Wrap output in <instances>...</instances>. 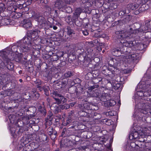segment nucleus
I'll use <instances>...</instances> for the list:
<instances>
[{"label": "nucleus", "mask_w": 151, "mask_h": 151, "mask_svg": "<svg viewBox=\"0 0 151 151\" xmlns=\"http://www.w3.org/2000/svg\"><path fill=\"white\" fill-rule=\"evenodd\" d=\"M32 41L31 37L28 36L25 37L19 43L18 45L20 46L19 49L21 48L22 52H26L30 49L32 45ZM24 53L22 54V56L24 57Z\"/></svg>", "instance_id": "1"}, {"label": "nucleus", "mask_w": 151, "mask_h": 151, "mask_svg": "<svg viewBox=\"0 0 151 151\" xmlns=\"http://www.w3.org/2000/svg\"><path fill=\"white\" fill-rule=\"evenodd\" d=\"M7 53L5 52H3L1 55V56L5 62V65L6 68L9 70H12L14 69V65L13 63L10 62L11 59L9 58L11 54H9L7 55Z\"/></svg>", "instance_id": "2"}, {"label": "nucleus", "mask_w": 151, "mask_h": 151, "mask_svg": "<svg viewBox=\"0 0 151 151\" xmlns=\"http://www.w3.org/2000/svg\"><path fill=\"white\" fill-rule=\"evenodd\" d=\"M51 95L55 101V104L59 105L65 103L67 101V99L64 96L59 93L56 91H53L51 93Z\"/></svg>", "instance_id": "3"}, {"label": "nucleus", "mask_w": 151, "mask_h": 151, "mask_svg": "<svg viewBox=\"0 0 151 151\" xmlns=\"http://www.w3.org/2000/svg\"><path fill=\"white\" fill-rule=\"evenodd\" d=\"M115 33L116 35H118V38L121 39V41H122V40H125L130 39H131L133 37V35L132 34H130L125 30L116 31Z\"/></svg>", "instance_id": "4"}, {"label": "nucleus", "mask_w": 151, "mask_h": 151, "mask_svg": "<svg viewBox=\"0 0 151 151\" xmlns=\"http://www.w3.org/2000/svg\"><path fill=\"white\" fill-rule=\"evenodd\" d=\"M138 4L136 3H131L129 4L126 6V8L119 12V15H123L129 14L130 12V10H134L137 9L139 6Z\"/></svg>", "instance_id": "5"}, {"label": "nucleus", "mask_w": 151, "mask_h": 151, "mask_svg": "<svg viewBox=\"0 0 151 151\" xmlns=\"http://www.w3.org/2000/svg\"><path fill=\"white\" fill-rule=\"evenodd\" d=\"M149 29H151V20L150 21H146L145 26H142L140 27L139 28L136 29L134 30L132 28H130V30L133 31L132 35L136 34L139 32H142L146 30H149Z\"/></svg>", "instance_id": "6"}, {"label": "nucleus", "mask_w": 151, "mask_h": 151, "mask_svg": "<svg viewBox=\"0 0 151 151\" xmlns=\"http://www.w3.org/2000/svg\"><path fill=\"white\" fill-rule=\"evenodd\" d=\"M144 100L145 101L141 104V106L142 108L141 112L144 114H147L148 112L151 114V111L150 110L151 108V103L149 100L147 101L146 99Z\"/></svg>", "instance_id": "7"}, {"label": "nucleus", "mask_w": 151, "mask_h": 151, "mask_svg": "<svg viewBox=\"0 0 151 151\" xmlns=\"http://www.w3.org/2000/svg\"><path fill=\"white\" fill-rule=\"evenodd\" d=\"M119 78H120L119 76L116 75L115 78V80H113L112 81V84H111V86H112L113 88L116 90H119V91H121L123 87V85L121 83H119L118 82L121 81L119 79H117L118 77Z\"/></svg>", "instance_id": "8"}, {"label": "nucleus", "mask_w": 151, "mask_h": 151, "mask_svg": "<svg viewBox=\"0 0 151 151\" xmlns=\"http://www.w3.org/2000/svg\"><path fill=\"white\" fill-rule=\"evenodd\" d=\"M101 72L103 74L106 76H111L112 77H114L115 76V71L112 68H108L106 66H104L102 68Z\"/></svg>", "instance_id": "9"}, {"label": "nucleus", "mask_w": 151, "mask_h": 151, "mask_svg": "<svg viewBox=\"0 0 151 151\" xmlns=\"http://www.w3.org/2000/svg\"><path fill=\"white\" fill-rule=\"evenodd\" d=\"M10 105L9 107L6 106H2V108H4L6 109H8L9 112H13L14 109H17L18 106V104L17 102L15 101L9 103Z\"/></svg>", "instance_id": "10"}, {"label": "nucleus", "mask_w": 151, "mask_h": 151, "mask_svg": "<svg viewBox=\"0 0 151 151\" xmlns=\"http://www.w3.org/2000/svg\"><path fill=\"white\" fill-rule=\"evenodd\" d=\"M101 76H98L96 78H93L92 82L95 85L91 86V88L92 90L96 88H97L99 87V84L102 83V79Z\"/></svg>", "instance_id": "11"}, {"label": "nucleus", "mask_w": 151, "mask_h": 151, "mask_svg": "<svg viewBox=\"0 0 151 151\" xmlns=\"http://www.w3.org/2000/svg\"><path fill=\"white\" fill-rule=\"evenodd\" d=\"M2 12L0 13V16L2 17V19L0 20L1 26L8 25L11 24V20L8 16H3Z\"/></svg>", "instance_id": "12"}, {"label": "nucleus", "mask_w": 151, "mask_h": 151, "mask_svg": "<svg viewBox=\"0 0 151 151\" xmlns=\"http://www.w3.org/2000/svg\"><path fill=\"white\" fill-rule=\"evenodd\" d=\"M132 16L130 15L124 16L123 19L119 20L118 22L120 25H122L128 23L131 20Z\"/></svg>", "instance_id": "13"}, {"label": "nucleus", "mask_w": 151, "mask_h": 151, "mask_svg": "<svg viewBox=\"0 0 151 151\" xmlns=\"http://www.w3.org/2000/svg\"><path fill=\"white\" fill-rule=\"evenodd\" d=\"M131 39L132 40L130 41H128V40H126L125 42H123L122 41H121V42L122 43L123 46L125 47H129L131 48V47L136 45L137 43L135 41L132 40L133 38H132Z\"/></svg>", "instance_id": "14"}, {"label": "nucleus", "mask_w": 151, "mask_h": 151, "mask_svg": "<svg viewBox=\"0 0 151 151\" xmlns=\"http://www.w3.org/2000/svg\"><path fill=\"white\" fill-rule=\"evenodd\" d=\"M93 96L96 98V99L99 100L101 101L105 102L107 101L105 94H101L98 92H96L93 93Z\"/></svg>", "instance_id": "15"}, {"label": "nucleus", "mask_w": 151, "mask_h": 151, "mask_svg": "<svg viewBox=\"0 0 151 151\" xmlns=\"http://www.w3.org/2000/svg\"><path fill=\"white\" fill-rule=\"evenodd\" d=\"M47 131L52 139H54L56 138L57 134V132L55 129H53L52 127H49L47 129Z\"/></svg>", "instance_id": "16"}, {"label": "nucleus", "mask_w": 151, "mask_h": 151, "mask_svg": "<svg viewBox=\"0 0 151 151\" xmlns=\"http://www.w3.org/2000/svg\"><path fill=\"white\" fill-rule=\"evenodd\" d=\"M24 124V123L23 121L20 120H18L17 123L16 124L17 126L19 128H19V131L18 132V134L17 136L18 137L21 136L23 132V130L21 129V128L23 127Z\"/></svg>", "instance_id": "17"}, {"label": "nucleus", "mask_w": 151, "mask_h": 151, "mask_svg": "<svg viewBox=\"0 0 151 151\" xmlns=\"http://www.w3.org/2000/svg\"><path fill=\"white\" fill-rule=\"evenodd\" d=\"M22 26L23 27L27 29L32 26L31 22L29 18L24 19L22 22Z\"/></svg>", "instance_id": "18"}, {"label": "nucleus", "mask_w": 151, "mask_h": 151, "mask_svg": "<svg viewBox=\"0 0 151 151\" xmlns=\"http://www.w3.org/2000/svg\"><path fill=\"white\" fill-rule=\"evenodd\" d=\"M36 19L40 24L42 25V27L41 28H45V26L47 25V23L44 17L40 15Z\"/></svg>", "instance_id": "19"}, {"label": "nucleus", "mask_w": 151, "mask_h": 151, "mask_svg": "<svg viewBox=\"0 0 151 151\" xmlns=\"http://www.w3.org/2000/svg\"><path fill=\"white\" fill-rule=\"evenodd\" d=\"M140 137H141V135L139 134L137 131H132L129 135V138L130 139H139L140 138Z\"/></svg>", "instance_id": "20"}, {"label": "nucleus", "mask_w": 151, "mask_h": 151, "mask_svg": "<svg viewBox=\"0 0 151 151\" xmlns=\"http://www.w3.org/2000/svg\"><path fill=\"white\" fill-rule=\"evenodd\" d=\"M132 50L131 48H127L126 50H125V53L126 54L129 55V58H131L132 60H134V59H137V58H136L137 57V55L136 54H132Z\"/></svg>", "instance_id": "21"}, {"label": "nucleus", "mask_w": 151, "mask_h": 151, "mask_svg": "<svg viewBox=\"0 0 151 151\" xmlns=\"http://www.w3.org/2000/svg\"><path fill=\"white\" fill-rule=\"evenodd\" d=\"M12 55H13L14 57L13 58H11L10 56V57H9V58L11 59V60H14L17 62H19L21 61L22 58L21 54H17L15 53H12Z\"/></svg>", "instance_id": "22"}, {"label": "nucleus", "mask_w": 151, "mask_h": 151, "mask_svg": "<svg viewBox=\"0 0 151 151\" xmlns=\"http://www.w3.org/2000/svg\"><path fill=\"white\" fill-rule=\"evenodd\" d=\"M122 48L113 49L112 50V52L114 56H119L121 55L122 52L125 53V50H122Z\"/></svg>", "instance_id": "23"}, {"label": "nucleus", "mask_w": 151, "mask_h": 151, "mask_svg": "<svg viewBox=\"0 0 151 151\" xmlns=\"http://www.w3.org/2000/svg\"><path fill=\"white\" fill-rule=\"evenodd\" d=\"M78 106L81 109L84 110L86 111H88V110L90 109L89 104L87 103L79 104Z\"/></svg>", "instance_id": "24"}, {"label": "nucleus", "mask_w": 151, "mask_h": 151, "mask_svg": "<svg viewBox=\"0 0 151 151\" xmlns=\"http://www.w3.org/2000/svg\"><path fill=\"white\" fill-rule=\"evenodd\" d=\"M66 47L67 48V50L68 52H70L72 54L75 53V48H76V47L75 45L68 44L66 46Z\"/></svg>", "instance_id": "25"}, {"label": "nucleus", "mask_w": 151, "mask_h": 151, "mask_svg": "<svg viewBox=\"0 0 151 151\" xmlns=\"http://www.w3.org/2000/svg\"><path fill=\"white\" fill-rule=\"evenodd\" d=\"M91 75L93 76V78H96L97 77H98V76H101L99 75L98 72L97 71H94L92 72V73H87L85 76V78L87 80H89L90 79L89 76H91Z\"/></svg>", "instance_id": "26"}, {"label": "nucleus", "mask_w": 151, "mask_h": 151, "mask_svg": "<svg viewBox=\"0 0 151 151\" xmlns=\"http://www.w3.org/2000/svg\"><path fill=\"white\" fill-rule=\"evenodd\" d=\"M85 52L86 54V57L90 59L93 58L94 56V53L93 52V50L91 49H88Z\"/></svg>", "instance_id": "27"}, {"label": "nucleus", "mask_w": 151, "mask_h": 151, "mask_svg": "<svg viewBox=\"0 0 151 151\" xmlns=\"http://www.w3.org/2000/svg\"><path fill=\"white\" fill-rule=\"evenodd\" d=\"M55 103L52 104L51 107V109L53 110V112L55 114H58L59 112L60 111V105L56 106H55Z\"/></svg>", "instance_id": "28"}, {"label": "nucleus", "mask_w": 151, "mask_h": 151, "mask_svg": "<svg viewBox=\"0 0 151 151\" xmlns=\"http://www.w3.org/2000/svg\"><path fill=\"white\" fill-rule=\"evenodd\" d=\"M145 81L146 84L147 85L151 86V77L147 75H145L143 79Z\"/></svg>", "instance_id": "29"}, {"label": "nucleus", "mask_w": 151, "mask_h": 151, "mask_svg": "<svg viewBox=\"0 0 151 151\" xmlns=\"http://www.w3.org/2000/svg\"><path fill=\"white\" fill-rule=\"evenodd\" d=\"M12 12L11 16L13 19H17L21 17H23V15L21 13L17 12L14 11H12Z\"/></svg>", "instance_id": "30"}, {"label": "nucleus", "mask_w": 151, "mask_h": 151, "mask_svg": "<svg viewBox=\"0 0 151 151\" xmlns=\"http://www.w3.org/2000/svg\"><path fill=\"white\" fill-rule=\"evenodd\" d=\"M40 32V31L38 30L35 29V30H31L30 32V37L31 38H34L37 36L39 32Z\"/></svg>", "instance_id": "31"}, {"label": "nucleus", "mask_w": 151, "mask_h": 151, "mask_svg": "<svg viewBox=\"0 0 151 151\" xmlns=\"http://www.w3.org/2000/svg\"><path fill=\"white\" fill-rule=\"evenodd\" d=\"M82 11V10L81 9L79 8H77L75 10L73 18H78V17H79Z\"/></svg>", "instance_id": "32"}, {"label": "nucleus", "mask_w": 151, "mask_h": 151, "mask_svg": "<svg viewBox=\"0 0 151 151\" xmlns=\"http://www.w3.org/2000/svg\"><path fill=\"white\" fill-rule=\"evenodd\" d=\"M136 45L138 47V49L139 50H142L146 48L147 45L146 44L142 43H139L138 42H137Z\"/></svg>", "instance_id": "33"}, {"label": "nucleus", "mask_w": 151, "mask_h": 151, "mask_svg": "<svg viewBox=\"0 0 151 151\" xmlns=\"http://www.w3.org/2000/svg\"><path fill=\"white\" fill-rule=\"evenodd\" d=\"M31 96L32 97L29 96V97L34 100H37L39 97L40 95L36 91H32L31 92Z\"/></svg>", "instance_id": "34"}, {"label": "nucleus", "mask_w": 151, "mask_h": 151, "mask_svg": "<svg viewBox=\"0 0 151 151\" xmlns=\"http://www.w3.org/2000/svg\"><path fill=\"white\" fill-rule=\"evenodd\" d=\"M60 84L61 85L62 88L65 87L68 83V80L66 78H63L59 80Z\"/></svg>", "instance_id": "35"}, {"label": "nucleus", "mask_w": 151, "mask_h": 151, "mask_svg": "<svg viewBox=\"0 0 151 151\" xmlns=\"http://www.w3.org/2000/svg\"><path fill=\"white\" fill-rule=\"evenodd\" d=\"M75 53H77L78 55L82 54L83 53H85V52H84V49L82 47H76L75 48Z\"/></svg>", "instance_id": "36"}, {"label": "nucleus", "mask_w": 151, "mask_h": 151, "mask_svg": "<svg viewBox=\"0 0 151 151\" xmlns=\"http://www.w3.org/2000/svg\"><path fill=\"white\" fill-rule=\"evenodd\" d=\"M37 47V46H35L34 47H33V48L34 50H32V53L35 56H37V55L39 54L40 53V48L38 47Z\"/></svg>", "instance_id": "37"}, {"label": "nucleus", "mask_w": 151, "mask_h": 151, "mask_svg": "<svg viewBox=\"0 0 151 151\" xmlns=\"http://www.w3.org/2000/svg\"><path fill=\"white\" fill-rule=\"evenodd\" d=\"M61 104L60 105V107L63 110L67 109L70 108V105H69V104H66V102Z\"/></svg>", "instance_id": "38"}, {"label": "nucleus", "mask_w": 151, "mask_h": 151, "mask_svg": "<svg viewBox=\"0 0 151 151\" xmlns=\"http://www.w3.org/2000/svg\"><path fill=\"white\" fill-rule=\"evenodd\" d=\"M73 22L78 27H81L82 24V21H80L78 20V18H73Z\"/></svg>", "instance_id": "39"}, {"label": "nucleus", "mask_w": 151, "mask_h": 151, "mask_svg": "<svg viewBox=\"0 0 151 151\" xmlns=\"http://www.w3.org/2000/svg\"><path fill=\"white\" fill-rule=\"evenodd\" d=\"M43 90L44 91L45 94L47 96H48L49 95V91L50 90V88L48 86H44L42 87Z\"/></svg>", "instance_id": "40"}, {"label": "nucleus", "mask_w": 151, "mask_h": 151, "mask_svg": "<svg viewBox=\"0 0 151 151\" xmlns=\"http://www.w3.org/2000/svg\"><path fill=\"white\" fill-rule=\"evenodd\" d=\"M32 16L34 17L36 19L40 15V13L36 10H32Z\"/></svg>", "instance_id": "41"}, {"label": "nucleus", "mask_w": 151, "mask_h": 151, "mask_svg": "<svg viewBox=\"0 0 151 151\" xmlns=\"http://www.w3.org/2000/svg\"><path fill=\"white\" fill-rule=\"evenodd\" d=\"M77 88L75 86H72L70 87L68 90L69 93L73 94L76 92Z\"/></svg>", "instance_id": "42"}, {"label": "nucleus", "mask_w": 151, "mask_h": 151, "mask_svg": "<svg viewBox=\"0 0 151 151\" xmlns=\"http://www.w3.org/2000/svg\"><path fill=\"white\" fill-rule=\"evenodd\" d=\"M116 104V102L114 100H110L107 101L106 103L107 105L109 107L113 106L115 105Z\"/></svg>", "instance_id": "43"}, {"label": "nucleus", "mask_w": 151, "mask_h": 151, "mask_svg": "<svg viewBox=\"0 0 151 151\" xmlns=\"http://www.w3.org/2000/svg\"><path fill=\"white\" fill-rule=\"evenodd\" d=\"M39 111L44 116H45L46 115V110L44 107H42L40 106L39 108Z\"/></svg>", "instance_id": "44"}, {"label": "nucleus", "mask_w": 151, "mask_h": 151, "mask_svg": "<svg viewBox=\"0 0 151 151\" xmlns=\"http://www.w3.org/2000/svg\"><path fill=\"white\" fill-rule=\"evenodd\" d=\"M76 93L77 95H80L83 91V88L82 87H78L77 88Z\"/></svg>", "instance_id": "45"}, {"label": "nucleus", "mask_w": 151, "mask_h": 151, "mask_svg": "<svg viewBox=\"0 0 151 151\" xmlns=\"http://www.w3.org/2000/svg\"><path fill=\"white\" fill-rule=\"evenodd\" d=\"M86 54L83 53L82 54L79 55L78 56V60L81 61H83L86 57Z\"/></svg>", "instance_id": "46"}, {"label": "nucleus", "mask_w": 151, "mask_h": 151, "mask_svg": "<svg viewBox=\"0 0 151 151\" xmlns=\"http://www.w3.org/2000/svg\"><path fill=\"white\" fill-rule=\"evenodd\" d=\"M54 83L53 84V86L56 89H60L62 88L61 86V85L60 84V81H56L54 82Z\"/></svg>", "instance_id": "47"}, {"label": "nucleus", "mask_w": 151, "mask_h": 151, "mask_svg": "<svg viewBox=\"0 0 151 151\" xmlns=\"http://www.w3.org/2000/svg\"><path fill=\"white\" fill-rule=\"evenodd\" d=\"M74 75V73L71 71H68L64 74V76L65 78L70 77Z\"/></svg>", "instance_id": "48"}, {"label": "nucleus", "mask_w": 151, "mask_h": 151, "mask_svg": "<svg viewBox=\"0 0 151 151\" xmlns=\"http://www.w3.org/2000/svg\"><path fill=\"white\" fill-rule=\"evenodd\" d=\"M47 138V135L44 134H42L39 137L40 140L43 142L46 141Z\"/></svg>", "instance_id": "49"}, {"label": "nucleus", "mask_w": 151, "mask_h": 151, "mask_svg": "<svg viewBox=\"0 0 151 151\" xmlns=\"http://www.w3.org/2000/svg\"><path fill=\"white\" fill-rule=\"evenodd\" d=\"M113 64H110V66L113 67L114 70H117V69H116L115 68L119 64V62L118 61H117L116 59H114V60L113 61Z\"/></svg>", "instance_id": "50"}, {"label": "nucleus", "mask_w": 151, "mask_h": 151, "mask_svg": "<svg viewBox=\"0 0 151 151\" xmlns=\"http://www.w3.org/2000/svg\"><path fill=\"white\" fill-rule=\"evenodd\" d=\"M78 114L81 116L85 117L87 116L88 112L84 110H82L78 112Z\"/></svg>", "instance_id": "51"}, {"label": "nucleus", "mask_w": 151, "mask_h": 151, "mask_svg": "<svg viewBox=\"0 0 151 151\" xmlns=\"http://www.w3.org/2000/svg\"><path fill=\"white\" fill-rule=\"evenodd\" d=\"M151 94V90L147 91H145L143 93V96L145 97H143V99H144L145 98L150 97V96Z\"/></svg>", "instance_id": "52"}, {"label": "nucleus", "mask_w": 151, "mask_h": 151, "mask_svg": "<svg viewBox=\"0 0 151 151\" xmlns=\"http://www.w3.org/2000/svg\"><path fill=\"white\" fill-rule=\"evenodd\" d=\"M67 29L68 31V34L70 36L72 35L73 34H75V31L73 29H71L70 27H68L67 28Z\"/></svg>", "instance_id": "53"}, {"label": "nucleus", "mask_w": 151, "mask_h": 151, "mask_svg": "<svg viewBox=\"0 0 151 151\" xmlns=\"http://www.w3.org/2000/svg\"><path fill=\"white\" fill-rule=\"evenodd\" d=\"M82 24L83 25L85 26V27L88 26V24L89 23V20L88 19L86 18H84L82 20Z\"/></svg>", "instance_id": "54"}, {"label": "nucleus", "mask_w": 151, "mask_h": 151, "mask_svg": "<svg viewBox=\"0 0 151 151\" xmlns=\"http://www.w3.org/2000/svg\"><path fill=\"white\" fill-rule=\"evenodd\" d=\"M116 114V112L113 111H110L106 112V116H114Z\"/></svg>", "instance_id": "55"}, {"label": "nucleus", "mask_w": 151, "mask_h": 151, "mask_svg": "<svg viewBox=\"0 0 151 151\" xmlns=\"http://www.w3.org/2000/svg\"><path fill=\"white\" fill-rule=\"evenodd\" d=\"M16 116L14 115H10L9 116V120L10 122L11 123H14L15 119Z\"/></svg>", "instance_id": "56"}, {"label": "nucleus", "mask_w": 151, "mask_h": 151, "mask_svg": "<svg viewBox=\"0 0 151 151\" xmlns=\"http://www.w3.org/2000/svg\"><path fill=\"white\" fill-rule=\"evenodd\" d=\"M5 5L4 4L1 3L0 4V13L1 12H4L6 8L5 7Z\"/></svg>", "instance_id": "57"}, {"label": "nucleus", "mask_w": 151, "mask_h": 151, "mask_svg": "<svg viewBox=\"0 0 151 151\" xmlns=\"http://www.w3.org/2000/svg\"><path fill=\"white\" fill-rule=\"evenodd\" d=\"M103 122L107 125H110L111 124V120L108 119H105L103 120Z\"/></svg>", "instance_id": "58"}, {"label": "nucleus", "mask_w": 151, "mask_h": 151, "mask_svg": "<svg viewBox=\"0 0 151 151\" xmlns=\"http://www.w3.org/2000/svg\"><path fill=\"white\" fill-rule=\"evenodd\" d=\"M45 8L48 11H51L52 8L53 9H54V7L53 6H52V5H50V6H49V5L47 4H45Z\"/></svg>", "instance_id": "59"}, {"label": "nucleus", "mask_w": 151, "mask_h": 151, "mask_svg": "<svg viewBox=\"0 0 151 151\" xmlns=\"http://www.w3.org/2000/svg\"><path fill=\"white\" fill-rule=\"evenodd\" d=\"M145 37L147 39L151 38V32H145Z\"/></svg>", "instance_id": "60"}, {"label": "nucleus", "mask_w": 151, "mask_h": 151, "mask_svg": "<svg viewBox=\"0 0 151 151\" xmlns=\"http://www.w3.org/2000/svg\"><path fill=\"white\" fill-rule=\"evenodd\" d=\"M91 6V1H88L85 4V7L86 8L90 7Z\"/></svg>", "instance_id": "61"}, {"label": "nucleus", "mask_w": 151, "mask_h": 151, "mask_svg": "<svg viewBox=\"0 0 151 151\" xmlns=\"http://www.w3.org/2000/svg\"><path fill=\"white\" fill-rule=\"evenodd\" d=\"M19 47H20V46L18 45L17 46V45H14L12 47L11 49L13 52H16L17 51V50L15 49H16L17 48H19Z\"/></svg>", "instance_id": "62"}, {"label": "nucleus", "mask_w": 151, "mask_h": 151, "mask_svg": "<svg viewBox=\"0 0 151 151\" xmlns=\"http://www.w3.org/2000/svg\"><path fill=\"white\" fill-rule=\"evenodd\" d=\"M5 62L3 60V62L0 59V68H2L4 67Z\"/></svg>", "instance_id": "63"}, {"label": "nucleus", "mask_w": 151, "mask_h": 151, "mask_svg": "<svg viewBox=\"0 0 151 151\" xmlns=\"http://www.w3.org/2000/svg\"><path fill=\"white\" fill-rule=\"evenodd\" d=\"M139 11L140 13H142L143 12H144L146 9L144 8V6L143 5L141 6L139 9Z\"/></svg>", "instance_id": "64"}]
</instances>
